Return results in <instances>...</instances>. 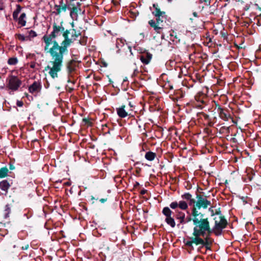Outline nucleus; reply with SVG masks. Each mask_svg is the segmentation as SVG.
<instances>
[{
    "label": "nucleus",
    "mask_w": 261,
    "mask_h": 261,
    "mask_svg": "<svg viewBox=\"0 0 261 261\" xmlns=\"http://www.w3.org/2000/svg\"><path fill=\"white\" fill-rule=\"evenodd\" d=\"M35 66H36V64L34 62L33 63H31L30 64V67L32 68H34L35 67Z\"/></svg>",
    "instance_id": "nucleus-29"
},
{
    "label": "nucleus",
    "mask_w": 261,
    "mask_h": 261,
    "mask_svg": "<svg viewBox=\"0 0 261 261\" xmlns=\"http://www.w3.org/2000/svg\"><path fill=\"white\" fill-rule=\"evenodd\" d=\"M8 169L6 167L2 168L0 169V178H4L7 176Z\"/></svg>",
    "instance_id": "nucleus-22"
},
{
    "label": "nucleus",
    "mask_w": 261,
    "mask_h": 261,
    "mask_svg": "<svg viewBox=\"0 0 261 261\" xmlns=\"http://www.w3.org/2000/svg\"><path fill=\"white\" fill-rule=\"evenodd\" d=\"M172 0H168L169 2H171Z\"/></svg>",
    "instance_id": "nucleus-37"
},
{
    "label": "nucleus",
    "mask_w": 261,
    "mask_h": 261,
    "mask_svg": "<svg viewBox=\"0 0 261 261\" xmlns=\"http://www.w3.org/2000/svg\"><path fill=\"white\" fill-rule=\"evenodd\" d=\"M157 17L156 18V23L159 24L160 21H161L160 17ZM161 21L162 22L163 20H161Z\"/></svg>",
    "instance_id": "nucleus-30"
},
{
    "label": "nucleus",
    "mask_w": 261,
    "mask_h": 261,
    "mask_svg": "<svg viewBox=\"0 0 261 261\" xmlns=\"http://www.w3.org/2000/svg\"><path fill=\"white\" fill-rule=\"evenodd\" d=\"M176 212V218L179 220L181 224L186 223L185 214L182 212L178 211V210H175Z\"/></svg>",
    "instance_id": "nucleus-14"
},
{
    "label": "nucleus",
    "mask_w": 261,
    "mask_h": 261,
    "mask_svg": "<svg viewBox=\"0 0 261 261\" xmlns=\"http://www.w3.org/2000/svg\"><path fill=\"white\" fill-rule=\"evenodd\" d=\"M193 15H194V17H198V14L196 12H194L193 13Z\"/></svg>",
    "instance_id": "nucleus-32"
},
{
    "label": "nucleus",
    "mask_w": 261,
    "mask_h": 261,
    "mask_svg": "<svg viewBox=\"0 0 261 261\" xmlns=\"http://www.w3.org/2000/svg\"><path fill=\"white\" fill-rule=\"evenodd\" d=\"M218 113L220 117L224 121H228L231 118L230 113L227 109L219 108Z\"/></svg>",
    "instance_id": "nucleus-11"
},
{
    "label": "nucleus",
    "mask_w": 261,
    "mask_h": 261,
    "mask_svg": "<svg viewBox=\"0 0 261 261\" xmlns=\"http://www.w3.org/2000/svg\"><path fill=\"white\" fill-rule=\"evenodd\" d=\"M156 157V154L151 151L147 152L145 155V159L150 161H153Z\"/></svg>",
    "instance_id": "nucleus-19"
},
{
    "label": "nucleus",
    "mask_w": 261,
    "mask_h": 261,
    "mask_svg": "<svg viewBox=\"0 0 261 261\" xmlns=\"http://www.w3.org/2000/svg\"><path fill=\"white\" fill-rule=\"evenodd\" d=\"M138 70L137 69H136L134 70V74H135L136 73H138Z\"/></svg>",
    "instance_id": "nucleus-33"
},
{
    "label": "nucleus",
    "mask_w": 261,
    "mask_h": 261,
    "mask_svg": "<svg viewBox=\"0 0 261 261\" xmlns=\"http://www.w3.org/2000/svg\"><path fill=\"white\" fill-rule=\"evenodd\" d=\"M16 36L17 37V38L20 41H28V39L27 37V35L24 36L23 35L19 34H16Z\"/></svg>",
    "instance_id": "nucleus-25"
},
{
    "label": "nucleus",
    "mask_w": 261,
    "mask_h": 261,
    "mask_svg": "<svg viewBox=\"0 0 261 261\" xmlns=\"http://www.w3.org/2000/svg\"><path fill=\"white\" fill-rule=\"evenodd\" d=\"M21 10V7L19 5H16V9L13 13V18L14 20H16L18 17L19 13Z\"/></svg>",
    "instance_id": "nucleus-20"
},
{
    "label": "nucleus",
    "mask_w": 261,
    "mask_h": 261,
    "mask_svg": "<svg viewBox=\"0 0 261 261\" xmlns=\"http://www.w3.org/2000/svg\"><path fill=\"white\" fill-rule=\"evenodd\" d=\"M162 213L166 217L165 222L171 227L174 228L176 223L172 216L173 212L168 207H165L162 210Z\"/></svg>",
    "instance_id": "nucleus-7"
},
{
    "label": "nucleus",
    "mask_w": 261,
    "mask_h": 261,
    "mask_svg": "<svg viewBox=\"0 0 261 261\" xmlns=\"http://www.w3.org/2000/svg\"><path fill=\"white\" fill-rule=\"evenodd\" d=\"M140 35L142 36L143 38L144 37L143 33H141Z\"/></svg>",
    "instance_id": "nucleus-34"
},
{
    "label": "nucleus",
    "mask_w": 261,
    "mask_h": 261,
    "mask_svg": "<svg viewBox=\"0 0 261 261\" xmlns=\"http://www.w3.org/2000/svg\"><path fill=\"white\" fill-rule=\"evenodd\" d=\"M7 87L13 91H17L21 85V81L14 75L9 76L7 79Z\"/></svg>",
    "instance_id": "nucleus-6"
},
{
    "label": "nucleus",
    "mask_w": 261,
    "mask_h": 261,
    "mask_svg": "<svg viewBox=\"0 0 261 261\" xmlns=\"http://www.w3.org/2000/svg\"><path fill=\"white\" fill-rule=\"evenodd\" d=\"M41 89V85L39 82L35 81L29 87V92L33 94H36Z\"/></svg>",
    "instance_id": "nucleus-10"
},
{
    "label": "nucleus",
    "mask_w": 261,
    "mask_h": 261,
    "mask_svg": "<svg viewBox=\"0 0 261 261\" xmlns=\"http://www.w3.org/2000/svg\"><path fill=\"white\" fill-rule=\"evenodd\" d=\"M63 31L64 27L62 25L55 23L51 33L44 35L42 38L45 43L44 50L49 53L51 57V60L45 70L48 71V74L53 79L58 77V73L61 70L63 65L64 55L68 51L67 49L65 48L63 41L59 45L56 40Z\"/></svg>",
    "instance_id": "nucleus-1"
},
{
    "label": "nucleus",
    "mask_w": 261,
    "mask_h": 261,
    "mask_svg": "<svg viewBox=\"0 0 261 261\" xmlns=\"http://www.w3.org/2000/svg\"><path fill=\"white\" fill-rule=\"evenodd\" d=\"M181 198L189 201V204L191 206L193 212V216H196L197 219L201 220L202 218H207L205 214L200 212V209L202 208L206 209L211 205L210 201L208 200L205 197L200 195H197L196 200L192 198V196L189 193H186L181 196Z\"/></svg>",
    "instance_id": "nucleus-3"
},
{
    "label": "nucleus",
    "mask_w": 261,
    "mask_h": 261,
    "mask_svg": "<svg viewBox=\"0 0 261 261\" xmlns=\"http://www.w3.org/2000/svg\"><path fill=\"white\" fill-rule=\"evenodd\" d=\"M152 57V55L150 53H145L141 55L140 60L143 63L148 64L150 62Z\"/></svg>",
    "instance_id": "nucleus-12"
},
{
    "label": "nucleus",
    "mask_w": 261,
    "mask_h": 261,
    "mask_svg": "<svg viewBox=\"0 0 261 261\" xmlns=\"http://www.w3.org/2000/svg\"><path fill=\"white\" fill-rule=\"evenodd\" d=\"M169 206L172 210H176L179 208L181 210L185 211L188 208V203L184 200H180L178 202L175 201L172 202Z\"/></svg>",
    "instance_id": "nucleus-9"
},
{
    "label": "nucleus",
    "mask_w": 261,
    "mask_h": 261,
    "mask_svg": "<svg viewBox=\"0 0 261 261\" xmlns=\"http://www.w3.org/2000/svg\"><path fill=\"white\" fill-rule=\"evenodd\" d=\"M62 34L64 37L63 42L65 49H67L68 47L81 35L80 33L75 29L65 30L64 28V31L62 32Z\"/></svg>",
    "instance_id": "nucleus-5"
},
{
    "label": "nucleus",
    "mask_w": 261,
    "mask_h": 261,
    "mask_svg": "<svg viewBox=\"0 0 261 261\" xmlns=\"http://www.w3.org/2000/svg\"><path fill=\"white\" fill-rule=\"evenodd\" d=\"M148 23L153 28H154V27H155L158 24V23H155V21L153 20H149Z\"/></svg>",
    "instance_id": "nucleus-27"
},
{
    "label": "nucleus",
    "mask_w": 261,
    "mask_h": 261,
    "mask_svg": "<svg viewBox=\"0 0 261 261\" xmlns=\"http://www.w3.org/2000/svg\"><path fill=\"white\" fill-rule=\"evenodd\" d=\"M55 9L56 10V14L59 15L61 13L62 11H66L67 9V6L66 5H64L63 6H60V5H56L55 7Z\"/></svg>",
    "instance_id": "nucleus-18"
},
{
    "label": "nucleus",
    "mask_w": 261,
    "mask_h": 261,
    "mask_svg": "<svg viewBox=\"0 0 261 261\" xmlns=\"http://www.w3.org/2000/svg\"><path fill=\"white\" fill-rule=\"evenodd\" d=\"M129 107L122 106L116 109V112L118 115L121 118H125L128 115H130V112L132 111V106L130 103H129Z\"/></svg>",
    "instance_id": "nucleus-8"
},
{
    "label": "nucleus",
    "mask_w": 261,
    "mask_h": 261,
    "mask_svg": "<svg viewBox=\"0 0 261 261\" xmlns=\"http://www.w3.org/2000/svg\"><path fill=\"white\" fill-rule=\"evenodd\" d=\"M193 216L192 209L191 208L190 215L187 218L186 223L192 221L194 225L192 237L186 242V245L193 249V244L205 246L207 242V238L203 239L201 238V234L203 233L208 226V218H202L201 220L197 219L196 216Z\"/></svg>",
    "instance_id": "nucleus-2"
},
{
    "label": "nucleus",
    "mask_w": 261,
    "mask_h": 261,
    "mask_svg": "<svg viewBox=\"0 0 261 261\" xmlns=\"http://www.w3.org/2000/svg\"><path fill=\"white\" fill-rule=\"evenodd\" d=\"M18 2H21L23 0H17Z\"/></svg>",
    "instance_id": "nucleus-35"
},
{
    "label": "nucleus",
    "mask_w": 261,
    "mask_h": 261,
    "mask_svg": "<svg viewBox=\"0 0 261 261\" xmlns=\"http://www.w3.org/2000/svg\"><path fill=\"white\" fill-rule=\"evenodd\" d=\"M153 29L157 33L160 34L162 33L163 27L160 26L159 24H158Z\"/></svg>",
    "instance_id": "nucleus-26"
},
{
    "label": "nucleus",
    "mask_w": 261,
    "mask_h": 261,
    "mask_svg": "<svg viewBox=\"0 0 261 261\" xmlns=\"http://www.w3.org/2000/svg\"><path fill=\"white\" fill-rule=\"evenodd\" d=\"M26 35L28 39V41H31L32 38L37 36V33L33 30H30L27 32Z\"/></svg>",
    "instance_id": "nucleus-21"
},
{
    "label": "nucleus",
    "mask_w": 261,
    "mask_h": 261,
    "mask_svg": "<svg viewBox=\"0 0 261 261\" xmlns=\"http://www.w3.org/2000/svg\"><path fill=\"white\" fill-rule=\"evenodd\" d=\"M107 201V199H104V198H102V199H100V201L101 202V203H104L105 202H106Z\"/></svg>",
    "instance_id": "nucleus-31"
},
{
    "label": "nucleus",
    "mask_w": 261,
    "mask_h": 261,
    "mask_svg": "<svg viewBox=\"0 0 261 261\" xmlns=\"http://www.w3.org/2000/svg\"><path fill=\"white\" fill-rule=\"evenodd\" d=\"M81 11V9L79 7H74L70 11V15L71 17L73 20H77L78 19V13Z\"/></svg>",
    "instance_id": "nucleus-13"
},
{
    "label": "nucleus",
    "mask_w": 261,
    "mask_h": 261,
    "mask_svg": "<svg viewBox=\"0 0 261 261\" xmlns=\"http://www.w3.org/2000/svg\"><path fill=\"white\" fill-rule=\"evenodd\" d=\"M214 220L215 225L212 228H211L210 222L208 220V226L205 227L206 229L201 234V238L206 236L205 238H207V242L205 246H206L208 243L207 235L214 233L216 236H220L222 233V230L226 226L227 221L221 215H217L214 218Z\"/></svg>",
    "instance_id": "nucleus-4"
},
{
    "label": "nucleus",
    "mask_w": 261,
    "mask_h": 261,
    "mask_svg": "<svg viewBox=\"0 0 261 261\" xmlns=\"http://www.w3.org/2000/svg\"><path fill=\"white\" fill-rule=\"evenodd\" d=\"M26 14L24 13H22L19 18L17 17V19L15 20L17 21L18 24L20 25V27H23L26 24Z\"/></svg>",
    "instance_id": "nucleus-16"
},
{
    "label": "nucleus",
    "mask_w": 261,
    "mask_h": 261,
    "mask_svg": "<svg viewBox=\"0 0 261 261\" xmlns=\"http://www.w3.org/2000/svg\"><path fill=\"white\" fill-rule=\"evenodd\" d=\"M153 7L154 8V11L152 12V14L154 15L156 17H160L162 16L165 14V12L163 11H161L159 8L158 7V4H154L153 5Z\"/></svg>",
    "instance_id": "nucleus-15"
},
{
    "label": "nucleus",
    "mask_w": 261,
    "mask_h": 261,
    "mask_svg": "<svg viewBox=\"0 0 261 261\" xmlns=\"http://www.w3.org/2000/svg\"><path fill=\"white\" fill-rule=\"evenodd\" d=\"M10 186V184L6 180H4L0 182V189L5 191L6 194L7 193Z\"/></svg>",
    "instance_id": "nucleus-17"
},
{
    "label": "nucleus",
    "mask_w": 261,
    "mask_h": 261,
    "mask_svg": "<svg viewBox=\"0 0 261 261\" xmlns=\"http://www.w3.org/2000/svg\"><path fill=\"white\" fill-rule=\"evenodd\" d=\"M17 62H18V60L16 58H11L9 59V60L8 61V63L9 65H12L16 64L17 63Z\"/></svg>",
    "instance_id": "nucleus-24"
},
{
    "label": "nucleus",
    "mask_w": 261,
    "mask_h": 261,
    "mask_svg": "<svg viewBox=\"0 0 261 261\" xmlns=\"http://www.w3.org/2000/svg\"><path fill=\"white\" fill-rule=\"evenodd\" d=\"M16 104L18 107H21L23 106V103L22 101L17 100Z\"/></svg>",
    "instance_id": "nucleus-28"
},
{
    "label": "nucleus",
    "mask_w": 261,
    "mask_h": 261,
    "mask_svg": "<svg viewBox=\"0 0 261 261\" xmlns=\"http://www.w3.org/2000/svg\"><path fill=\"white\" fill-rule=\"evenodd\" d=\"M3 9V7L2 6H0V10H2Z\"/></svg>",
    "instance_id": "nucleus-36"
},
{
    "label": "nucleus",
    "mask_w": 261,
    "mask_h": 261,
    "mask_svg": "<svg viewBox=\"0 0 261 261\" xmlns=\"http://www.w3.org/2000/svg\"><path fill=\"white\" fill-rule=\"evenodd\" d=\"M11 209L10 206L8 205H6L5 209V214L4 217L5 218H7L9 216V214L10 213Z\"/></svg>",
    "instance_id": "nucleus-23"
}]
</instances>
